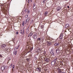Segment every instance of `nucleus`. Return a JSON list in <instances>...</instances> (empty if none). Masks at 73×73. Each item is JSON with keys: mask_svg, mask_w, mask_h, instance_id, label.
Listing matches in <instances>:
<instances>
[{"mask_svg": "<svg viewBox=\"0 0 73 73\" xmlns=\"http://www.w3.org/2000/svg\"><path fill=\"white\" fill-rule=\"evenodd\" d=\"M65 1H68V0H65Z\"/></svg>", "mask_w": 73, "mask_h": 73, "instance_id": "nucleus-44", "label": "nucleus"}, {"mask_svg": "<svg viewBox=\"0 0 73 73\" xmlns=\"http://www.w3.org/2000/svg\"><path fill=\"white\" fill-rule=\"evenodd\" d=\"M36 71H38V72H41V68H39V67L36 68Z\"/></svg>", "mask_w": 73, "mask_h": 73, "instance_id": "nucleus-2", "label": "nucleus"}, {"mask_svg": "<svg viewBox=\"0 0 73 73\" xmlns=\"http://www.w3.org/2000/svg\"><path fill=\"white\" fill-rule=\"evenodd\" d=\"M67 8H69V6H67Z\"/></svg>", "mask_w": 73, "mask_h": 73, "instance_id": "nucleus-37", "label": "nucleus"}, {"mask_svg": "<svg viewBox=\"0 0 73 73\" xmlns=\"http://www.w3.org/2000/svg\"><path fill=\"white\" fill-rule=\"evenodd\" d=\"M65 27L66 28L69 27V24H66L65 26Z\"/></svg>", "mask_w": 73, "mask_h": 73, "instance_id": "nucleus-16", "label": "nucleus"}, {"mask_svg": "<svg viewBox=\"0 0 73 73\" xmlns=\"http://www.w3.org/2000/svg\"><path fill=\"white\" fill-rule=\"evenodd\" d=\"M48 13V11H46V12H45L44 13V16H47Z\"/></svg>", "mask_w": 73, "mask_h": 73, "instance_id": "nucleus-14", "label": "nucleus"}, {"mask_svg": "<svg viewBox=\"0 0 73 73\" xmlns=\"http://www.w3.org/2000/svg\"><path fill=\"white\" fill-rule=\"evenodd\" d=\"M28 9H26V12H27V11H28Z\"/></svg>", "mask_w": 73, "mask_h": 73, "instance_id": "nucleus-31", "label": "nucleus"}, {"mask_svg": "<svg viewBox=\"0 0 73 73\" xmlns=\"http://www.w3.org/2000/svg\"><path fill=\"white\" fill-rule=\"evenodd\" d=\"M29 12H30V11H27V13L28 14H29Z\"/></svg>", "mask_w": 73, "mask_h": 73, "instance_id": "nucleus-28", "label": "nucleus"}, {"mask_svg": "<svg viewBox=\"0 0 73 73\" xmlns=\"http://www.w3.org/2000/svg\"><path fill=\"white\" fill-rule=\"evenodd\" d=\"M22 25L23 27L24 26V21L22 22Z\"/></svg>", "mask_w": 73, "mask_h": 73, "instance_id": "nucleus-21", "label": "nucleus"}, {"mask_svg": "<svg viewBox=\"0 0 73 73\" xmlns=\"http://www.w3.org/2000/svg\"><path fill=\"white\" fill-rule=\"evenodd\" d=\"M29 21V18H28L27 19H26L25 20V23H28Z\"/></svg>", "mask_w": 73, "mask_h": 73, "instance_id": "nucleus-7", "label": "nucleus"}, {"mask_svg": "<svg viewBox=\"0 0 73 73\" xmlns=\"http://www.w3.org/2000/svg\"><path fill=\"white\" fill-rule=\"evenodd\" d=\"M47 45L48 46H50V45H52V43L50 41H48V42Z\"/></svg>", "mask_w": 73, "mask_h": 73, "instance_id": "nucleus-10", "label": "nucleus"}, {"mask_svg": "<svg viewBox=\"0 0 73 73\" xmlns=\"http://www.w3.org/2000/svg\"><path fill=\"white\" fill-rule=\"evenodd\" d=\"M44 60L46 62H49V59L48 58H46L44 59Z\"/></svg>", "mask_w": 73, "mask_h": 73, "instance_id": "nucleus-9", "label": "nucleus"}, {"mask_svg": "<svg viewBox=\"0 0 73 73\" xmlns=\"http://www.w3.org/2000/svg\"><path fill=\"white\" fill-rule=\"evenodd\" d=\"M37 41H40L41 40V38H39L37 39Z\"/></svg>", "mask_w": 73, "mask_h": 73, "instance_id": "nucleus-23", "label": "nucleus"}, {"mask_svg": "<svg viewBox=\"0 0 73 73\" xmlns=\"http://www.w3.org/2000/svg\"><path fill=\"white\" fill-rule=\"evenodd\" d=\"M53 50H51V52H53Z\"/></svg>", "mask_w": 73, "mask_h": 73, "instance_id": "nucleus-35", "label": "nucleus"}, {"mask_svg": "<svg viewBox=\"0 0 73 73\" xmlns=\"http://www.w3.org/2000/svg\"><path fill=\"white\" fill-rule=\"evenodd\" d=\"M6 50H7V51H8V49H7Z\"/></svg>", "mask_w": 73, "mask_h": 73, "instance_id": "nucleus-45", "label": "nucleus"}, {"mask_svg": "<svg viewBox=\"0 0 73 73\" xmlns=\"http://www.w3.org/2000/svg\"><path fill=\"white\" fill-rule=\"evenodd\" d=\"M61 9V7H58L57 8V10L58 11H59Z\"/></svg>", "mask_w": 73, "mask_h": 73, "instance_id": "nucleus-11", "label": "nucleus"}, {"mask_svg": "<svg viewBox=\"0 0 73 73\" xmlns=\"http://www.w3.org/2000/svg\"><path fill=\"white\" fill-rule=\"evenodd\" d=\"M17 51H16L15 53V55H16L17 54Z\"/></svg>", "mask_w": 73, "mask_h": 73, "instance_id": "nucleus-25", "label": "nucleus"}, {"mask_svg": "<svg viewBox=\"0 0 73 73\" xmlns=\"http://www.w3.org/2000/svg\"><path fill=\"white\" fill-rule=\"evenodd\" d=\"M28 3H29V2H30V0H28Z\"/></svg>", "mask_w": 73, "mask_h": 73, "instance_id": "nucleus-30", "label": "nucleus"}, {"mask_svg": "<svg viewBox=\"0 0 73 73\" xmlns=\"http://www.w3.org/2000/svg\"><path fill=\"white\" fill-rule=\"evenodd\" d=\"M56 52L58 54H60V52L59 51V48H58L56 50Z\"/></svg>", "mask_w": 73, "mask_h": 73, "instance_id": "nucleus-6", "label": "nucleus"}, {"mask_svg": "<svg viewBox=\"0 0 73 73\" xmlns=\"http://www.w3.org/2000/svg\"><path fill=\"white\" fill-rule=\"evenodd\" d=\"M1 70H2V71L4 70H5V68H4V67H2L1 68Z\"/></svg>", "mask_w": 73, "mask_h": 73, "instance_id": "nucleus-17", "label": "nucleus"}, {"mask_svg": "<svg viewBox=\"0 0 73 73\" xmlns=\"http://www.w3.org/2000/svg\"><path fill=\"white\" fill-rule=\"evenodd\" d=\"M54 46H58L59 45V43H56L54 44Z\"/></svg>", "mask_w": 73, "mask_h": 73, "instance_id": "nucleus-15", "label": "nucleus"}, {"mask_svg": "<svg viewBox=\"0 0 73 73\" xmlns=\"http://www.w3.org/2000/svg\"><path fill=\"white\" fill-rule=\"evenodd\" d=\"M19 33H18V32H16V34L17 35H18Z\"/></svg>", "mask_w": 73, "mask_h": 73, "instance_id": "nucleus-32", "label": "nucleus"}, {"mask_svg": "<svg viewBox=\"0 0 73 73\" xmlns=\"http://www.w3.org/2000/svg\"><path fill=\"white\" fill-rule=\"evenodd\" d=\"M12 71H13V68L12 69Z\"/></svg>", "mask_w": 73, "mask_h": 73, "instance_id": "nucleus-41", "label": "nucleus"}, {"mask_svg": "<svg viewBox=\"0 0 73 73\" xmlns=\"http://www.w3.org/2000/svg\"><path fill=\"white\" fill-rule=\"evenodd\" d=\"M43 27H44V26L42 25H41V29H43Z\"/></svg>", "mask_w": 73, "mask_h": 73, "instance_id": "nucleus-22", "label": "nucleus"}, {"mask_svg": "<svg viewBox=\"0 0 73 73\" xmlns=\"http://www.w3.org/2000/svg\"><path fill=\"white\" fill-rule=\"evenodd\" d=\"M33 35V33H31L30 34H29L28 35V37H30L31 36H32Z\"/></svg>", "mask_w": 73, "mask_h": 73, "instance_id": "nucleus-12", "label": "nucleus"}, {"mask_svg": "<svg viewBox=\"0 0 73 73\" xmlns=\"http://www.w3.org/2000/svg\"><path fill=\"white\" fill-rule=\"evenodd\" d=\"M25 18H27L28 17V15H26L25 16Z\"/></svg>", "mask_w": 73, "mask_h": 73, "instance_id": "nucleus-27", "label": "nucleus"}, {"mask_svg": "<svg viewBox=\"0 0 73 73\" xmlns=\"http://www.w3.org/2000/svg\"><path fill=\"white\" fill-rule=\"evenodd\" d=\"M57 70H58V73H62V70H61V69L60 68H58L57 69Z\"/></svg>", "mask_w": 73, "mask_h": 73, "instance_id": "nucleus-5", "label": "nucleus"}, {"mask_svg": "<svg viewBox=\"0 0 73 73\" xmlns=\"http://www.w3.org/2000/svg\"><path fill=\"white\" fill-rule=\"evenodd\" d=\"M63 37V34H60V40H62V37Z\"/></svg>", "mask_w": 73, "mask_h": 73, "instance_id": "nucleus-4", "label": "nucleus"}, {"mask_svg": "<svg viewBox=\"0 0 73 73\" xmlns=\"http://www.w3.org/2000/svg\"><path fill=\"white\" fill-rule=\"evenodd\" d=\"M29 29V27L28 28H27V29Z\"/></svg>", "mask_w": 73, "mask_h": 73, "instance_id": "nucleus-38", "label": "nucleus"}, {"mask_svg": "<svg viewBox=\"0 0 73 73\" xmlns=\"http://www.w3.org/2000/svg\"><path fill=\"white\" fill-rule=\"evenodd\" d=\"M50 54H51L52 56H54V54L53 53V52H51Z\"/></svg>", "mask_w": 73, "mask_h": 73, "instance_id": "nucleus-18", "label": "nucleus"}, {"mask_svg": "<svg viewBox=\"0 0 73 73\" xmlns=\"http://www.w3.org/2000/svg\"><path fill=\"white\" fill-rule=\"evenodd\" d=\"M16 49H19L18 48H17H17H16Z\"/></svg>", "mask_w": 73, "mask_h": 73, "instance_id": "nucleus-43", "label": "nucleus"}, {"mask_svg": "<svg viewBox=\"0 0 73 73\" xmlns=\"http://www.w3.org/2000/svg\"><path fill=\"white\" fill-rule=\"evenodd\" d=\"M31 2H32V0H30Z\"/></svg>", "mask_w": 73, "mask_h": 73, "instance_id": "nucleus-39", "label": "nucleus"}, {"mask_svg": "<svg viewBox=\"0 0 73 73\" xmlns=\"http://www.w3.org/2000/svg\"><path fill=\"white\" fill-rule=\"evenodd\" d=\"M27 5H29V3L27 4Z\"/></svg>", "mask_w": 73, "mask_h": 73, "instance_id": "nucleus-40", "label": "nucleus"}, {"mask_svg": "<svg viewBox=\"0 0 73 73\" xmlns=\"http://www.w3.org/2000/svg\"><path fill=\"white\" fill-rule=\"evenodd\" d=\"M2 57V55H1V54H0V57Z\"/></svg>", "mask_w": 73, "mask_h": 73, "instance_id": "nucleus-34", "label": "nucleus"}, {"mask_svg": "<svg viewBox=\"0 0 73 73\" xmlns=\"http://www.w3.org/2000/svg\"><path fill=\"white\" fill-rule=\"evenodd\" d=\"M2 46L3 47V48H5V47L6 46V45L4 44L2 45Z\"/></svg>", "mask_w": 73, "mask_h": 73, "instance_id": "nucleus-19", "label": "nucleus"}, {"mask_svg": "<svg viewBox=\"0 0 73 73\" xmlns=\"http://www.w3.org/2000/svg\"><path fill=\"white\" fill-rule=\"evenodd\" d=\"M37 37V34H35L33 36V38H34V39H36Z\"/></svg>", "mask_w": 73, "mask_h": 73, "instance_id": "nucleus-3", "label": "nucleus"}, {"mask_svg": "<svg viewBox=\"0 0 73 73\" xmlns=\"http://www.w3.org/2000/svg\"><path fill=\"white\" fill-rule=\"evenodd\" d=\"M12 64H11L10 65V66H9V68H11V67H12Z\"/></svg>", "mask_w": 73, "mask_h": 73, "instance_id": "nucleus-26", "label": "nucleus"}, {"mask_svg": "<svg viewBox=\"0 0 73 73\" xmlns=\"http://www.w3.org/2000/svg\"><path fill=\"white\" fill-rule=\"evenodd\" d=\"M14 65H13V66H12V67H13V69H14V68H15V67H14Z\"/></svg>", "mask_w": 73, "mask_h": 73, "instance_id": "nucleus-29", "label": "nucleus"}, {"mask_svg": "<svg viewBox=\"0 0 73 73\" xmlns=\"http://www.w3.org/2000/svg\"><path fill=\"white\" fill-rule=\"evenodd\" d=\"M57 58H56V60H57Z\"/></svg>", "mask_w": 73, "mask_h": 73, "instance_id": "nucleus-47", "label": "nucleus"}, {"mask_svg": "<svg viewBox=\"0 0 73 73\" xmlns=\"http://www.w3.org/2000/svg\"><path fill=\"white\" fill-rule=\"evenodd\" d=\"M19 46H20V45H19V46L18 47H17V48H19Z\"/></svg>", "mask_w": 73, "mask_h": 73, "instance_id": "nucleus-33", "label": "nucleus"}, {"mask_svg": "<svg viewBox=\"0 0 73 73\" xmlns=\"http://www.w3.org/2000/svg\"><path fill=\"white\" fill-rule=\"evenodd\" d=\"M31 52V51H28V53H29V52Z\"/></svg>", "mask_w": 73, "mask_h": 73, "instance_id": "nucleus-42", "label": "nucleus"}, {"mask_svg": "<svg viewBox=\"0 0 73 73\" xmlns=\"http://www.w3.org/2000/svg\"><path fill=\"white\" fill-rule=\"evenodd\" d=\"M35 31H36V30H37V29H36V28L35 29Z\"/></svg>", "mask_w": 73, "mask_h": 73, "instance_id": "nucleus-36", "label": "nucleus"}, {"mask_svg": "<svg viewBox=\"0 0 73 73\" xmlns=\"http://www.w3.org/2000/svg\"><path fill=\"white\" fill-rule=\"evenodd\" d=\"M36 53H37V52H38H38L40 51V49H38V50H37V49H36Z\"/></svg>", "mask_w": 73, "mask_h": 73, "instance_id": "nucleus-20", "label": "nucleus"}, {"mask_svg": "<svg viewBox=\"0 0 73 73\" xmlns=\"http://www.w3.org/2000/svg\"><path fill=\"white\" fill-rule=\"evenodd\" d=\"M36 8V5H35V3L33 5V9H35Z\"/></svg>", "mask_w": 73, "mask_h": 73, "instance_id": "nucleus-8", "label": "nucleus"}, {"mask_svg": "<svg viewBox=\"0 0 73 73\" xmlns=\"http://www.w3.org/2000/svg\"><path fill=\"white\" fill-rule=\"evenodd\" d=\"M56 61H55V60H54L51 62V65H54L56 64Z\"/></svg>", "mask_w": 73, "mask_h": 73, "instance_id": "nucleus-1", "label": "nucleus"}, {"mask_svg": "<svg viewBox=\"0 0 73 73\" xmlns=\"http://www.w3.org/2000/svg\"><path fill=\"white\" fill-rule=\"evenodd\" d=\"M46 1V0H43L42 1V3L43 4H44L45 3V1Z\"/></svg>", "mask_w": 73, "mask_h": 73, "instance_id": "nucleus-24", "label": "nucleus"}, {"mask_svg": "<svg viewBox=\"0 0 73 73\" xmlns=\"http://www.w3.org/2000/svg\"><path fill=\"white\" fill-rule=\"evenodd\" d=\"M26 32L27 34H28V33H29V29H27Z\"/></svg>", "mask_w": 73, "mask_h": 73, "instance_id": "nucleus-13", "label": "nucleus"}, {"mask_svg": "<svg viewBox=\"0 0 73 73\" xmlns=\"http://www.w3.org/2000/svg\"><path fill=\"white\" fill-rule=\"evenodd\" d=\"M21 34H22V32H21Z\"/></svg>", "mask_w": 73, "mask_h": 73, "instance_id": "nucleus-46", "label": "nucleus"}]
</instances>
